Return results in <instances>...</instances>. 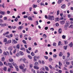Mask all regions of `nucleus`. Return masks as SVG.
Listing matches in <instances>:
<instances>
[{"label":"nucleus","instance_id":"obj_1","mask_svg":"<svg viewBox=\"0 0 73 73\" xmlns=\"http://www.w3.org/2000/svg\"><path fill=\"white\" fill-rule=\"evenodd\" d=\"M48 17V19L50 20H54V16H53L49 15Z\"/></svg>","mask_w":73,"mask_h":73},{"label":"nucleus","instance_id":"obj_2","mask_svg":"<svg viewBox=\"0 0 73 73\" xmlns=\"http://www.w3.org/2000/svg\"><path fill=\"white\" fill-rule=\"evenodd\" d=\"M23 61L25 63V64H28V60H27L26 59L24 58L23 59Z\"/></svg>","mask_w":73,"mask_h":73},{"label":"nucleus","instance_id":"obj_3","mask_svg":"<svg viewBox=\"0 0 73 73\" xmlns=\"http://www.w3.org/2000/svg\"><path fill=\"white\" fill-rule=\"evenodd\" d=\"M11 42H12V40H11L10 39L7 41V42L5 43V45H7V44H9L10 43H11Z\"/></svg>","mask_w":73,"mask_h":73},{"label":"nucleus","instance_id":"obj_4","mask_svg":"<svg viewBox=\"0 0 73 73\" xmlns=\"http://www.w3.org/2000/svg\"><path fill=\"white\" fill-rule=\"evenodd\" d=\"M7 65V66H9V67L10 68H13V66H12V65H11V63H9Z\"/></svg>","mask_w":73,"mask_h":73},{"label":"nucleus","instance_id":"obj_5","mask_svg":"<svg viewBox=\"0 0 73 73\" xmlns=\"http://www.w3.org/2000/svg\"><path fill=\"white\" fill-rule=\"evenodd\" d=\"M12 41L13 42H12V44H14V43L17 44V42L16 41L15 39L13 40Z\"/></svg>","mask_w":73,"mask_h":73},{"label":"nucleus","instance_id":"obj_6","mask_svg":"<svg viewBox=\"0 0 73 73\" xmlns=\"http://www.w3.org/2000/svg\"><path fill=\"white\" fill-rule=\"evenodd\" d=\"M37 56H35L33 58H34V62H36V61H37Z\"/></svg>","mask_w":73,"mask_h":73},{"label":"nucleus","instance_id":"obj_7","mask_svg":"<svg viewBox=\"0 0 73 73\" xmlns=\"http://www.w3.org/2000/svg\"><path fill=\"white\" fill-rule=\"evenodd\" d=\"M60 24H62V25H63V24H65V21H60Z\"/></svg>","mask_w":73,"mask_h":73},{"label":"nucleus","instance_id":"obj_8","mask_svg":"<svg viewBox=\"0 0 73 73\" xmlns=\"http://www.w3.org/2000/svg\"><path fill=\"white\" fill-rule=\"evenodd\" d=\"M71 59H70L69 58V56H67V60H73V58H71Z\"/></svg>","mask_w":73,"mask_h":73},{"label":"nucleus","instance_id":"obj_9","mask_svg":"<svg viewBox=\"0 0 73 73\" xmlns=\"http://www.w3.org/2000/svg\"><path fill=\"white\" fill-rule=\"evenodd\" d=\"M16 47L18 49H20V45L19 44H18L16 45Z\"/></svg>","mask_w":73,"mask_h":73},{"label":"nucleus","instance_id":"obj_10","mask_svg":"<svg viewBox=\"0 0 73 73\" xmlns=\"http://www.w3.org/2000/svg\"><path fill=\"white\" fill-rule=\"evenodd\" d=\"M9 34V32L8 31L6 33H5L4 34H3V35L4 36H5V35H8Z\"/></svg>","mask_w":73,"mask_h":73},{"label":"nucleus","instance_id":"obj_11","mask_svg":"<svg viewBox=\"0 0 73 73\" xmlns=\"http://www.w3.org/2000/svg\"><path fill=\"white\" fill-rule=\"evenodd\" d=\"M23 28V26H19V27H18V29H20V30H21Z\"/></svg>","mask_w":73,"mask_h":73},{"label":"nucleus","instance_id":"obj_12","mask_svg":"<svg viewBox=\"0 0 73 73\" xmlns=\"http://www.w3.org/2000/svg\"><path fill=\"white\" fill-rule=\"evenodd\" d=\"M63 55V54H62V52H60L59 54V56H60V57H62V56Z\"/></svg>","mask_w":73,"mask_h":73},{"label":"nucleus","instance_id":"obj_13","mask_svg":"<svg viewBox=\"0 0 73 73\" xmlns=\"http://www.w3.org/2000/svg\"><path fill=\"white\" fill-rule=\"evenodd\" d=\"M58 32L60 34L61 33V32H62V29L61 28H60L58 30Z\"/></svg>","mask_w":73,"mask_h":73},{"label":"nucleus","instance_id":"obj_14","mask_svg":"<svg viewBox=\"0 0 73 73\" xmlns=\"http://www.w3.org/2000/svg\"><path fill=\"white\" fill-rule=\"evenodd\" d=\"M11 64L14 66H17L16 64V63H15L14 62H13L11 63Z\"/></svg>","mask_w":73,"mask_h":73},{"label":"nucleus","instance_id":"obj_15","mask_svg":"<svg viewBox=\"0 0 73 73\" xmlns=\"http://www.w3.org/2000/svg\"><path fill=\"white\" fill-rule=\"evenodd\" d=\"M34 69H39V67H38L36 66H34Z\"/></svg>","mask_w":73,"mask_h":73},{"label":"nucleus","instance_id":"obj_16","mask_svg":"<svg viewBox=\"0 0 73 73\" xmlns=\"http://www.w3.org/2000/svg\"><path fill=\"white\" fill-rule=\"evenodd\" d=\"M45 68L46 70V71H49V68H48V67H47V66H45Z\"/></svg>","mask_w":73,"mask_h":73},{"label":"nucleus","instance_id":"obj_17","mask_svg":"<svg viewBox=\"0 0 73 73\" xmlns=\"http://www.w3.org/2000/svg\"><path fill=\"white\" fill-rule=\"evenodd\" d=\"M59 20H60V19H59V18L57 17L55 19V21H59Z\"/></svg>","mask_w":73,"mask_h":73},{"label":"nucleus","instance_id":"obj_18","mask_svg":"<svg viewBox=\"0 0 73 73\" xmlns=\"http://www.w3.org/2000/svg\"><path fill=\"white\" fill-rule=\"evenodd\" d=\"M22 72L24 73H25L26 71L27 70V68H25L22 69Z\"/></svg>","mask_w":73,"mask_h":73},{"label":"nucleus","instance_id":"obj_19","mask_svg":"<svg viewBox=\"0 0 73 73\" xmlns=\"http://www.w3.org/2000/svg\"><path fill=\"white\" fill-rule=\"evenodd\" d=\"M28 19H29V20L30 21H32V20H33V19H32V18L31 17H28Z\"/></svg>","mask_w":73,"mask_h":73},{"label":"nucleus","instance_id":"obj_20","mask_svg":"<svg viewBox=\"0 0 73 73\" xmlns=\"http://www.w3.org/2000/svg\"><path fill=\"white\" fill-rule=\"evenodd\" d=\"M43 38H46V35H45V34H44L43 35Z\"/></svg>","mask_w":73,"mask_h":73},{"label":"nucleus","instance_id":"obj_21","mask_svg":"<svg viewBox=\"0 0 73 73\" xmlns=\"http://www.w3.org/2000/svg\"><path fill=\"white\" fill-rule=\"evenodd\" d=\"M66 6V5H65L64 4L62 5L61 7V8H62V9H64L65 7V6Z\"/></svg>","mask_w":73,"mask_h":73},{"label":"nucleus","instance_id":"obj_22","mask_svg":"<svg viewBox=\"0 0 73 73\" xmlns=\"http://www.w3.org/2000/svg\"><path fill=\"white\" fill-rule=\"evenodd\" d=\"M53 46H56L57 45V43H56L55 42H54L53 43Z\"/></svg>","mask_w":73,"mask_h":73},{"label":"nucleus","instance_id":"obj_23","mask_svg":"<svg viewBox=\"0 0 73 73\" xmlns=\"http://www.w3.org/2000/svg\"><path fill=\"white\" fill-rule=\"evenodd\" d=\"M19 53L21 56H23V55H24V53H23V52L21 51H20Z\"/></svg>","mask_w":73,"mask_h":73},{"label":"nucleus","instance_id":"obj_24","mask_svg":"<svg viewBox=\"0 0 73 73\" xmlns=\"http://www.w3.org/2000/svg\"><path fill=\"white\" fill-rule=\"evenodd\" d=\"M15 68L16 70L17 71H19V68L18 67V66H15Z\"/></svg>","mask_w":73,"mask_h":73},{"label":"nucleus","instance_id":"obj_25","mask_svg":"<svg viewBox=\"0 0 73 73\" xmlns=\"http://www.w3.org/2000/svg\"><path fill=\"white\" fill-rule=\"evenodd\" d=\"M28 57L30 59V60H32V57L30 56V55H28Z\"/></svg>","mask_w":73,"mask_h":73},{"label":"nucleus","instance_id":"obj_26","mask_svg":"<svg viewBox=\"0 0 73 73\" xmlns=\"http://www.w3.org/2000/svg\"><path fill=\"white\" fill-rule=\"evenodd\" d=\"M61 41H59L58 42V45L59 46H60V45H61Z\"/></svg>","mask_w":73,"mask_h":73},{"label":"nucleus","instance_id":"obj_27","mask_svg":"<svg viewBox=\"0 0 73 73\" xmlns=\"http://www.w3.org/2000/svg\"><path fill=\"white\" fill-rule=\"evenodd\" d=\"M8 49L10 51H11L12 50V48L11 47H9L8 48Z\"/></svg>","mask_w":73,"mask_h":73},{"label":"nucleus","instance_id":"obj_28","mask_svg":"<svg viewBox=\"0 0 73 73\" xmlns=\"http://www.w3.org/2000/svg\"><path fill=\"white\" fill-rule=\"evenodd\" d=\"M73 46V43L72 42H71L70 43V46L71 48V47H72Z\"/></svg>","mask_w":73,"mask_h":73},{"label":"nucleus","instance_id":"obj_29","mask_svg":"<svg viewBox=\"0 0 73 73\" xmlns=\"http://www.w3.org/2000/svg\"><path fill=\"white\" fill-rule=\"evenodd\" d=\"M67 46H64V48L65 50H66L67 49Z\"/></svg>","mask_w":73,"mask_h":73},{"label":"nucleus","instance_id":"obj_30","mask_svg":"<svg viewBox=\"0 0 73 73\" xmlns=\"http://www.w3.org/2000/svg\"><path fill=\"white\" fill-rule=\"evenodd\" d=\"M1 60L2 61H4V60H5V58H4V57H2Z\"/></svg>","mask_w":73,"mask_h":73},{"label":"nucleus","instance_id":"obj_31","mask_svg":"<svg viewBox=\"0 0 73 73\" xmlns=\"http://www.w3.org/2000/svg\"><path fill=\"white\" fill-rule=\"evenodd\" d=\"M31 54L32 56H34L35 55V53H33V52H32L31 53Z\"/></svg>","mask_w":73,"mask_h":73},{"label":"nucleus","instance_id":"obj_32","mask_svg":"<svg viewBox=\"0 0 73 73\" xmlns=\"http://www.w3.org/2000/svg\"><path fill=\"white\" fill-rule=\"evenodd\" d=\"M19 68L21 69H23V68H24V67L22 66H19Z\"/></svg>","mask_w":73,"mask_h":73},{"label":"nucleus","instance_id":"obj_33","mask_svg":"<svg viewBox=\"0 0 73 73\" xmlns=\"http://www.w3.org/2000/svg\"><path fill=\"white\" fill-rule=\"evenodd\" d=\"M65 43V45H67V44H68V41H64Z\"/></svg>","mask_w":73,"mask_h":73},{"label":"nucleus","instance_id":"obj_34","mask_svg":"<svg viewBox=\"0 0 73 73\" xmlns=\"http://www.w3.org/2000/svg\"><path fill=\"white\" fill-rule=\"evenodd\" d=\"M49 68L51 69H53V67H52V66L51 65H49Z\"/></svg>","mask_w":73,"mask_h":73},{"label":"nucleus","instance_id":"obj_35","mask_svg":"<svg viewBox=\"0 0 73 73\" xmlns=\"http://www.w3.org/2000/svg\"><path fill=\"white\" fill-rule=\"evenodd\" d=\"M68 25L66 26V25H65L64 27V28H65V29H66L68 28Z\"/></svg>","mask_w":73,"mask_h":73},{"label":"nucleus","instance_id":"obj_36","mask_svg":"<svg viewBox=\"0 0 73 73\" xmlns=\"http://www.w3.org/2000/svg\"><path fill=\"white\" fill-rule=\"evenodd\" d=\"M59 14H60V10H58V11H57V15L58 16V15Z\"/></svg>","mask_w":73,"mask_h":73},{"label":"nucleus","instance_id":"obj_37","mask_svg":"<svg viewBox=\"0 0 73 73\" xmlns=\"http://www.w3.org/2000/svg\"><path fill=\"white\" fill-rule=\"evenodd\" d=\"M9 61L11 62H13V60L12 59H9Z\"/></svg>","mask_w":73,"mask_h":73},{"label":"nucleus","instance_id":"obj_38","mask_svg":"<svg viewBox=\"0 0 73 73\" xmlns=\"http://www.w3.org/2000/svg\"><path fill=\"white\" fill-rule=\"evenodd\" d=\"M62 38H63V39H65L66 38V36H65L64 35H63L62 36Z\"/></svg>","mask_w":73,"mask_h":73},{"label":"nucleus","instance_id":"obj_39","mask_svg":"<svg viewBox=\"0 0 73 73\" xmlns=\"http://www.w3.org/2000/svg\"><path fill=\"white\" fill-rule=\"evenodd\" d=\"M62 1L61 0H58V4H60V3H61Z\"/></svg>","mask_w":73,"mask_h":73},{"label":"nucleus","instance_id":"obj_40","mask_svg":"<svg viewBox=\"0 0 73 73\" xmlns=\"http://www.w3.org/2000/svg\"><path fill=\"white\" fill-rule=\"evenodd\" d=\"M4 42H7V38L4 39Z\"/></svg>","mask_w":73,"mask_h":73},{"label":"nucleus","instance_id":"obj_41","mask_svg":"<svg viewBox=\"0 0 73 73\" xmlns=\"http://www.w3.org/2000/svg\"><path fill=\"white\" fill-rule=\"evenodd\" d=\"M35 66H37V65H38V62H35Z\"/></svg>","mask_w":73,"mask_h":73},{"label":"nucleus","instance_id":"obj_42","mask_svg":"<svg viewBox=\"0 0 73 73\" xmlns=\"http://www.w3.org/2000/svg\"><path fill=\"white\" fill-rule=\"evenodd\" d=\"M1 14L3 15H4L5 14V13L4 11H1Z\"/></svg>","mask_w":73,"mask_h":73},{"label":"nucleus","instance_id":"obj_43","mask_svg":"<svg viewBox=\"0 0 73 73\" xmlns=\"http://www.w3.org/2000/svg\"><path fill=\"white\" fill-rule=\"evenodd\" d=\"M18 19H17V17H16V19H15L14 21H16V22H17V21H18Z\"/></svg>","mask_w":73,"mask_h":73},{"label":"nucleus","instance_id":"obj_44","mask_svg":"<svg viewBox=\"0 0 73 73\" xmlns=\"http://www.w3.org/2000/svg\"><path fill=\"white\" fill-rule=\"evenodd\" d=\"M12 28H13V29H16V26H12Z\"/></svg>","mask_w":73,"mask_h":73},{"label":"nucleus","instance_id":"obj_45","mask_svg":"<svg viewBox=\"0 0 73 73\" xmlns=\"http://www.w3.org/2000/svg\"><path fill=\"white\" fill-rule=\"evenodd\" d=\"M67 56H68V57H69V56H70V54L69 52H67Z\"/></svg>","mask_w":73,"mask_h":73},{"label":"nucleus","instance_id":"obj_46","mask_svg":"<svg viewBox=\"0 0 73 73\" xmlns=\"http://www.w3.org/2000/svg\"><path fill=\"white\" fill-rule=\"evenodd\" d=\"M3 70L5 71H6V70H7V67H5L3 68Z\"/></svg>","mask_w":73,"mask_h":73},{"label":"nucleus","instance_id":"obj_47","mask_svg":"<svg viewBox=\"0 0 73 73\" xmlns=\"http://www.w3.org/2000/svg\"><path fill=\"white\" fill-rule=\"evenodd\" d=\"M22 42H23V43H24V44H26L27 43H26V41H25V40H22Z\"/></svg>","mask_w":73,"mask_h":73},{"label":"nucleus","instance_id":"obj_48","mask_svg":"<svg viewBox=\"0 0 73 73\" xmlns=\"http://www.w3.org/2000/svg\"><path fill=\"white\" fill-rule=\"evenodd\" d=\"M55 25L56 27H58L59 24H58V23H56Z\"/></svg>","mask_w":73,"mask_h":73},{"label":"nucleus","instance_id":"obj_49","mask_svg":"<svg viewBox=\"0 0 73 73\" xmlns=\"http://www.w3.org/2000/svg\"><path fill=\"white\" fill-rule=\"evenodd\" d=\"M37 5H33V7L34 8H35L37 7Z\"/></svg>","mask_w":73,"mask_h":73},{"label":"nucleus","instance_id":"obj_50","mask_svg":"<svg viewBox=\"0 0 73 73\" xmlns=\"http://www.w3.org/2000/svg\"><path fill=\"white\" fill-rule=\"evenodd\" d=\"M23 17L25 19H27L28 17V16L27 15H25Z\"/></svg>","mask_w":73,"mask_h":73},{"label":"nucleus","instance_id":"obj_51","mask_svg":"<svg viewBox=\"0 0 73 73\" xmlns=\"http://www.w3.org/2000/svg\"><path fill=\"white\" fill-rule=\"evenodd\" d=\"M44 58H45V59L46 60H48V57L46 56H44Z\"/></svg>","mask_w":73,"mask_h":73},{"label":"nucleus","instance_id":"obj_52","mask_svg":"<svg viewBox=\"0 0 73 73\" xmlns=\"http://www.w3.org/2000/svg\"><path fill=\"white\" fill-rule=\"evenodd\" d=\"M32 72H33L34 73H36L35 70H34V69H32L31 70Z\"/></svg>","mask_w":73,"mask_h":73},{"label":"nucleus","instance_id":"obj_53","mask_svg":"<svg viewBox=\"0 0 73 73\" xmlns=\"http://www.w3.org/2000/svg\"><path fill=\"white\" fill-rule=\"evenodd\" d=\"M7 25L6 23H3V27H5V26H6Z\"/></svg>","mask_w":73,"mask_h":73},{"label":"nucleus","instance_id":"obj_54","mask_svg":"<svg viewBox=\"0 0 73 73\" xmlns=\"http://www.w3.org/2000/svg\"><path fill=\"white\" fill-rule=\"evenodd\" d=\"M40 5L42 6V5H44V3H40Z\"/></svg>","mask_w":73,"mask_h":73},{"label":"nucleus","instance_id":"obj_55","mask_svg":"<svg viewBox=\"0 0 73 73\" xmlns=\"http://www.w3.org/2000/svg\"><path fill=\"white\" fill-rule=\"evenodd\" d=\"M3 19L4 20H6L7 19V18L6 17H4Z\"/></svg>","mask_w":73,"mask_h":73},{"label":"nucleus","instance_id":"obj_56","mask_svg":"<svg viewBox=\"0 0 73 73\" xmlns=\"http://www.w3.org/2000/svg\"><path fill=\"white\" fill-rule=\"evenodd\" d=\"M27 52L29 54L30 53V51H29V50H28L27 49Z\"/></svg>","mask_w":73,"mask_h":73},{"label":"nucleus","instance_id":"obj_57","mask_svg":"<svg viewBox=\"0 0 73 73\" xmlns=\"http://www.w3.org/2000/svg\"><path fill=\"white\" fill-rule=\"evenodd\" d=\"M53 57H54L55 58H56L57 57V55H56V54H54L53 56Z\"/></svg>","mask_w":73,"mask_h":73},{"label":"nucleus","instance_id":"obj_58","mask_svg":"<svg viewBox=\"0 0 73 73\" xmlns=\"http://www.w3.org/2000/svg\"><path fill=\"white\" fill-rule=\"evenodd\" d=\"M33 13H34V14H35V15H37V14L38 13H36V12L34 11L33 12Z\"/></svg>","mask_w":73,"mask_h":73},{"label":"nucleus","instance_id":"obj_59","mask_svg":"<svg viewBox=\"0 0 73 73\" xmlns=\"http://www.w3.org/2000/svg\"><path fill=\"white\" fill-rule=\"evenodd\" d=\"M48 29V27H46L44 28V29L45 30H47Z\"/></svg>","mask_w":73,"mask_h":73},{"label":"nucleus","instance_id":"obj_60","mask_svg":"<svg viewBox=\"0 0 73 73\" xmlns=\"http://www.w3.org/2000/svg\"><path fill=\"white\" fill-rule=\"evenodd\" d=\"M66 64L67 65H69V62H66Z\"/></svg>","mask_w":73,"mask_h":73},{"label":"nucleus","instance_id":"obj_61","mask_svg":"<svg viewBox=\"0 0 73 73\" xmlns=\"http://www.w3.org/2000/svg\"><path fill=\"white\" fill-rule=\"evenodd\" d=\"M3 54H4V55H7V53H6L5 52H4Z\"/></svg>","mask_w":73,"mask_h":73},{"label":"nucleus","instance_id":"obj_62","mask_svg":"<svg viewBox=\"0 0 73 73\" xmlns=\"http://www.w3.org/2000/svg\"><path fill=\"white\" fill-rule=\"evenodd\" d=\"M30 66L31 68H32V67H33V64H31L30 65Z\"/></svg>","mask_w":73,"mask_h":73},{"label":"nucleus","instance_id":"obj_63","mask_svg":"<svg viewBox=\"0 0 73 73\" xmlns=\"http://www.w3.org/2000/svg\"><path fill=\"white\" fill-rule=\"evenodd\" d=\"M59 73H62V70H59L58 71Z\"/></svg>","mask_w":73,"mask_h":73},{"label":"nucleus","instance_id":"obj_64","mask_svg":"<svg viewBox=\"0 0 73 73\" xmlns=\"http://www.w3.org/2000/svg\"><path fill=\"white\" fill-rule=\"evenodd\" d=\"M70 73H73V70H70Z\"/></svg>","mask_w":73,"mask_h":73}]
</instances>
